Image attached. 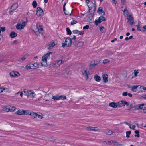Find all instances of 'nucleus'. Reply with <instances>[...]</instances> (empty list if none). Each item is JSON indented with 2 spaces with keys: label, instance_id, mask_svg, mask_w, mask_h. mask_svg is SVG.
<instances>
[{
  "label": "nucleus",
  "instance_id": "obj_20",
  "mask_svg": "<svg viewBox=\"0 0 146 146\" xmlns=\"http://www.w3.org/2000/svg\"><path fill=\"white\" fill-rule=\"evenodd\" d=\"M15 114L19 115H24L23 110L21 109L15 112Z\"/></svg>",
  "mask_w": 146,
  "mask_h": 146
},
{
  "label": "nucleus",
  "instance_id": "obj_10",
  "mask_svg": "<svg viewBox=\"0 0 146 146\" xmlns=\"http://www.w3.org/2000/svg\"><path fill=\"white\" fill-rule=\"evenodd\" d=\"M127 103V102L126 101L123 100L119 101L117 102V104L118 106L119 107H121L125 106Z\"/></svg>",
  "mask_w": 146,
  "mask_h": 146
},
{
  "label": "nucleus",
  "instance_id": "obj_2",
  "mask_svg": "<svg viewBox=\"0 0 146 146\" xmlns=\"http://www.w3.org/2000/svg\"><path fill=\"white\" fill-rule=\"evenodd\" d=\"M34 33L38 35L40 33L42 34L43 28L42 25L39 23H38L36 25V28L33 30Z\"/></svg>",
  "mask_w": 146,
  "mask_h": 146
},
{
  "label": "nucleus",
  "instance_id": "obj_32",
  "mask_svg": "<svg viewBox=\"0 0 146 146\" xmlns=\"http://www.w3.org/2000/svg\"><path fill=\"white\" fill-rule=\"evenodd\" d=\"M52 99L54 100H59V95L53 96L52 97Z\"/></svg>",
  "mask_w": 146,
  "mask_h": 146
},
{
  "label": "nucleus",
  "instance_id": "obj_12",
  "mask_svg": "<svg viewBox=\"0 0 146 146\" xmlns=\"http://www.w3.org/2000/svg\"><path fill=\"white\" fill-rule=\"evenodd\" d=\"M127 18L128 20V21H129L130 25H132L133 24L134 22L133 18L131 15H129L127 16Z\"/></svg>",
  "mask_w": 146,
  "mask_h": 146
},
{
  "label": "nucleus",
  "instance_id": "obj_49",
  "mask_svg": "<svg viewBox=\"0 0 146 146\" xmlns=\"http://www.w3.org/2000/svg\"><path fill=\"white\" fill-rule=\"evenodd\" d=\"M77 23V21L75 20H72L71 22V25H73L74 24H75Z\"/></svg>",
  "mask_w": 146,
  "mask_h": 146
},
{
  "label": "nucleus",
  "instance_id": "obj_44",
  "mask_svg": "<svg viewBox=\"0 0 146 146\" xmlns=\"http://www.w3.org/2000/svg\"><path fill=\"white\" fill-rule=\"evenodd\" d=\"M76 38V36H74L73 38H72V40H74V41L72 42V43L73 44H76V41L75 40V39Z\"/></svg>",
  "mask_w": 146,
  "mask_h": 146
},
{
  "label": "nucleus",
  "instance_id": "obj_15",
  "mask_svg": "<svg viewBox=\"0 0 146 146\" xmlns=\"http://www.w3.org/2000/svg\"><path fill=\"white\" fill-rule=\"evenodd\" d=\"M10 75L11 76L13 77L18 76H19V74L17 72L13 71L10 72Z\"/></svg>",
  "mask_w": 146,
  "mask_h": 146
},
{
  "label": "nucleus",
  "instance_id": "obj_42",
  "mask_svg": "<svg viewBox=\"0 0 146 146\" xmlns=\"http://www.w3.org/2000/svg\"><path fill=\"white\" fill-rule=\"evenodd\" d=\"M131 133V131H127L126 132V137L127 138H129L130 137L129 135Z\"/></svg>",
  "mask_w": 146,
  "mask_h": 146
},
{
  "label": "nucleus",
  "instance_id": "obj_43",
  "mask_svg": "<svg viewBox=\"0 0 146 146\" xmlns=\"http://www.w3.org/2000/svg\"><path fill=\"white\" fill-rule=\"evenodd\" d=\"M16 108L14 106L11 107V108H9V111L13 112V111L16 109Z\"/></svg>",
  "mask_w": 146,
  "mask_h": 146
},
{
  "label": "nucleus",
  "instance_id": "obj_29",
  "mask_svg": "<svg viewBox=\"0 0 146 146\" xmlns=\"http://www.w3.org/2000/svg\"><path fill=\"white\" fill-rule=\"evenodd\" d=\"M24 115H30L31 111L29 110H23Z\"/></svg>",
  "mask_w": 146,
  "mask_h": 146
},
{
  "label": "nucleus",
  "instance_id": "obj_4",
  "mask_svg": "<svg viewBox=\"0 0 146 146\" xmlns=\"http://www.w3.org/2000/svg\"><path fill=\"white\" fill-rule=\"evenodd\" d=\"M27 22L22 21V22H19L16 25V27L18 30H21L23 29L26 25L27 24Z\"/></svg>",
  "mask_w": 146,
  "mask_h": 146
},
{
  "label": "nucleus",
  "instance_id": "obj_57",
  "mask_svg": "<svg viewBox=\"0 0 146 146\" xmlns=\"http://www.w3.org/2000/svg\"><path fill=\"white\" fill-rule=\"evenodd\" d=\"M111 142L114 145H118L117 144L118 143L117 142L115 141H111Z\"/></svg>",
  "mask_w": 146,
  "mask_h": 146
},
{
  "label": "nucleus",
  "instance_id": "obj_60",
  "mask_svg": "<svg viewBox=\"0 0 146 146\" xmlns=\"http://www.w3.org/2000/svg\"><path fill=\"white\" fill-rule=\"evenodd\" d=\"M26 58V56H24L21 58V60H22V61H23Z\"/></svg>",
  "mask_w": 146,
  "mask_h": 146
},
{
  "label": "nucleus",
  "instance_id": "obj_54",
  "mask_svg": "<svg viewBox=\"0 0 146 146\" xmlns=\"http://www.w3.org/2000/svg\"><path fill=\"white\" fill-rule=\"evenodd\" d=\"M89 25H86V26L83 27V29H87L89 28Z\"/></svg>",
  "mask_w": 146,
  "mask_h": 146
},
{
  "label": "nucleus",
  "instance_id": "obj_55",
  "mask_svg": "<svg viewBox=\"0 0 146 146\" xmlns=\"http://www.w3.org/2000/svg\"><path fill=\"white\" fill-rule=\"evenodd\" d=\"M122 95L124 96H125L127 95V92H123L122 94Z\"/></svg>",
  "mask_w": 146,
  "mask_h": 146
},
{
  "label": "nucleus",
  "instance_id": "obj_19",
  "mask_svg": "<svg viewBox=\"0 0 146 146\" xmlns=\"http://www.w3.org/2000/svg\"><path fill=\"white\" fill-rule=\"evenodd\" d=\"M103 80V82L106 83L108 81V76L107 74H104L102 75Z\"/></svg>",
  "mask_w": 146,
  "mask_h": 146
},
{
  "label": "nucleus",
  "instance_id": "obj_61",
  "mask_svg": "<svg viewBox=\"0 0 146 146\" xmlns=\"http://www.w3.org/2000/svg\"><path fill=\"white\" fill-rule=\"evenodd\" d=\"M3 88H0V93L2 92L3 91Z\"/></svg>",
  "mask_w": 146,
  "mask_h": 146
},
{
  "label": "nucleus",
  "instance_id": "obj_3",
  "mask_svg": "<svg viewBox=\"0 0 146 146\" xmlns=\"http://www.w3.org/2000/svg\"><path fill=\"white\" fill-rule=\"evenodd\" d=\"M71 39L70 38L67 37L66 38L65 41H63L62 43V47L63 48L71 46L72 42Z\"/></svg>",
  "mask_w": 146,
  "mask_h": 146
},
{
  "label": "nucleus",
  "instance_id": "obj_31",
  "mask_svg": "<svg viewBox=\"0 0 146 146\" xmlns=\"http://www.w3.org/2000/svg\"><path fill=\"white\" fill-rule=\"evenodd\" d=\"M33 69H35L38 67L39 64L37 62L34 63V64H32Z\"/></svg>",
  "mask_w": 146,
  "mask_h": 146
},
{
  "label": "nucleus",
  "instance_id": "obj_7",
  "mask_svg": "<svg viewBox=\"0 0 146 146\" xmlns=\"http://www.w3.org/2000/svg\"><path fill=\"white\" fill-rule=\"evenodd\" d=\"M36 14L39 16L43 15L44 13L43 10L40 7H38L37 9Z\"/></svg>",
  "mask_w": 146,
  "mask_h": 146
},
{
  "label": "nucleus",
  "instance_id": "obj_11",
  "mask_svg": "<svg viewBox=\"0 0 146 146\" xmlns=\"http://www.w3.org/2000/svg\"><path fill=\"white\" fill-rule=\"evenodd\" d=\"M97 12L100 15H105V13L103 11V8L102 7H99L97 10Z\"/></svg>",
  "mask_w": 146,
  "mask_h": 146
},
{
  "label": "nucleus",
  "instance_id": "obj_21",
  "mask_svg": "<svg viewBox=\"0 0 146 146\" xmlns=\"http://www.w3.org/2000/svg\"><path fill=\"white\" fill-rule=\"evenodd\" d=\"M109 106L114 108H116L117 106V104L115 102H112L110 103Z\"/></svg>",
  "mask_w": 146,
  "mask_h": 146
},
{
  "label": "nucleus",
  "instance_id": "obj_22",
  "mask_svg": "<svg viewBox=\"0 0 146 146\" xmlns=\"http://www.w3.org/2000/svg\"><path fill=\"white\" fill-rule=\"evenodd\" d=\"M74 44L75 46H76V47L77 48H79L80 47H81L83 45V42H78L77 44Z\"/></svg>",
  "mask_w": 146,
  "mask_h": 146
},
{
  "label": "nucleus",
  "instance_id": "obj_16",
  "mask_svg": "<svg viewBox=\"0 0 146 146\" xmlns=\"http://www.w3.org/2000/svg\"><path fill=\"white\" fill-rule=\"evenodd\" d=\"M139 85L138 86H133L131 88V90L135 92H137L139 91Z\"/></svg>",
  "mask_w": 146,
  "mask_h": 146
},
{
  "label": "nucleus",
  "instance_id": "obj_35",
  "mask_svg": "<svg viewBox=\"0 0 146 146\" xmlns=\"http://www.w3.org/2000/svg\"><path fill=\"white\" fill-rule=\"evenodd\" d=\"M66 4V3H65L64 4L63 6V11L64 13L66 15H71V13L70 14H69V13H66V12H65V6Z\"/></svg>",
  "mask_w": 146,
  "mask_h": 146
},
{
  "label": "nucleus",
  "instance_id": "obj_38",
  "mask_svg": "<svg viewBox=\"0 0 146 146\" xmlns=\"http://www.w3.org/2000/svg\"><path fill=\"white\" fill-rule=\"evenodd\" d=\"M135 133L137 134L136 135L135 134L134 135L135 137H139L140 136V135L139 134V131L138 130H135Z\"/></svg>",
  "mask_w": 146,
  "mask_h": 146
},
{
  "label": "nucleus",
  "instance_id": "obj_58",
  "mask_svg": "<svg viewBox=\"0 0 146 146\" xmlns=\"http://www.w3.org/2000/svg\"><path fill=\"white\" fill-rule=\"evenodd\" d=\"M1 30L2 31V32H4V31H5V27H1Z\"/></svg>",
  "mask_w": 146,
  "mask_h": 146
},
{
  "label": "nucleus",
  "instance_id": "obj_17",
  "mask_svg": "<svg viewBox=\"0 0 146 146\" xmlns=\"http://www.w3.org/2000/svg\"><path fill=\"white\" fill-rule=\"evenodd\" d=\"M105 133L108 135H111L112 134L113 135H114L115 134V133L114 132L112 131H111L109 129H106L104 131Z\"/></svg>",
  "mask_w": 146,
  "mask_h": 146
},
{
  "label": "nucleus",
  "instance_id": "obj_63",
  "mask_svg": "<svg viewBox=\"0 0 146 146\" xmlns=\"http://www.w3.org/2000/svg\"><path fill=\"white\" fill-rule=\"evenodd\" d=\"M117 40V39L116 38H115L113 40H111V42L112 43H113L115 41H116Z\"/></svg>",
  "mask_w": 146,
  "mask_h": 146
},
{
  "label": "nucleus",
  "instance_id": "obj_28",
  "mask_svg": "<svg viewBox=\"0 0 146 146\" xmlns=\"http://www.w3.org/2000/svg\"><path fill=\"white\" fill-rule=\"evenodd\" d=\"M95 80L97 82H100L101 80V78L97 74L95 75L94 76Z\"/></svg>",
  "mask_w": 146,
  "mask_h": 146
},
{
  "label": "nucleus",
  "instance_id": "obj_56",
  "mask_svg": "<svg viewBox=\"0 0 146 146\" xmlns=\"http://www.w3.org/2000/svg\"><path fill=\"white\" fill-rule=\"evenodd\" d=\"M84 31H79V32L78 33V34L79 35H82L84 34Z\"/></svg>",
  "mask_w": 146,
  "mask_h": 146
},
{
  "label": "nucleus",
  "instance_id": "obj_14",
  "mask_svg": "<svg viewBox=\"0 0 146 146\" xmlns=\"http://www.w3.org/2000/svg\"><path fill=\"white\" fill-rule=\"evenodd\" d=\"M146 90V87L139 85V91H138V92H142L145 91Z\"/></svg>",
  "mask_w": 146,
  "mask_h": 146
},
{
  "label": "nucleus",
  "instance_id": "obj_39",
  "mask_svg": "<svg viewBox=\"0 0 146 146\" xmlns=\"http://www.w3.org/2000/svg\"><path fill=\"white\" fill-rule=\"evenodd\" d=\"M110 62V60L108 59H104L103 61V63L105 64L107 63H108Z\"/></svg>",
  "mask_w": 146,
  "mask_h": 146
},
{
  "label": "nucleus",
  "instance_id": "obj_34",
  "mask_svg": "<svg viewBox=\"0 0 146 146\" xmlns=\"http://www.w3.org/2000/svg\"><path fill=\"white\" fill-rule=\"evenodd\" d=\"M146 25H144L143 27H141V29L140 30V31H141L142 32H145L146 31Z\"/></svg>",
  "mask_w": 146,
  "mask_h": 146
},
{
  "label": "nucleus",
  "instance_id": "obj_23",
  "mask_svg": "<svg viewBox=\"0 0 146 146\" xmlns=\"http://www.w3.org/2000/svg\"><path fill=\"white\" fill-rule=\"evenodd\" d=\"M94 63V62L92 61L90 62L89 68V70H91L95 67V64Z\"/></svg>",
  "mask_w": 146,
  "mask_h": 146
},
{
  "label": "nucleus",
  "instance_id": "obj_37",
  "mask_svg": "<svg viewBox=\"0 0 146 146\" xmlns=\"http://www.w3.org/2000/svg\"><path fill=\"white\" fill-rule=\"evenodd\" d=\"M59 100L60 99H66V97L65 95L59 96Z\"/></svg>",
  "mask_w": 146,
  "mask_h": 146
},
{
  "label": "nucleus",
  "instance_id": "obj_27",
  "mask_svg": "<svg viewBox=\"0 0 146 146\" xmlns=\"http://www.w3.org/2000/svg\"><path fill=\"white\" fill-rule=\"evenodd\" d=\"M139 108L143 110L144 108H146V104H142L138 105Z\"/></svg>",
  "mask_w": 146,
  "mask_h": 146
},
{
  "label": "nucleus",
  "instance_id": "obj_8",
  "mask_svg": "<svg viewBox=\"0 0 146 146\" xmlns=\"http://www.w3.org/2000/svg\"><path fill=\"white\" fill-rule=\"evenodd\" d=\"M64 61H62L61 60H58L54 61L53 62V66L55 67H58L60 65L64 62Z\"/></svg>",
  "mask_w": 146,
  "mask_h": 146
},
{
  "label": "nucleus",
  "instance_id": "obj_50",
  "mask_svg": "<svg viewBox=\"0 0 146 146\" xmlns=\"http://www.w3.org/2000/svg\"><path fill=\"white\" fill-rule=\"evenodd\" d=\"M139 73L138 70H135L134 71V75L135 76H137V74Z\"/></svg>",
  "mask_w": 146,
  "mask_h": 146
},
{
  "label": "nucleus",
  "instance_id": "obj_5",
  "mask_svg": "<svg viewBox=\"0 0 146 146\" xmlns=\"http://www.w3.org/2000/svg\"><path fill=\"white\" fill-rule=\"evenodd\" d=\"M105 18L104 17L101 16L100 17L98 20H96L95 21V23L96 25H98V24L100 23L102 21H104Z\"/></svg>",
  "mask_w": 146,
  "mask_h": 146
},
{
  "label": "nucleus",
  "instance_id": "obj_18",
  "mask_svg": "<svg viewBox=\"0 0 146 146\" xmlns=\"http://www.w3.org/2000/svg\"><path fill=\"white\" fill-rule=\"evenodd\" d=\"M18 7V5L17 4L15 3L11 7V10L10 11V13L11 12H13L14 10H15Z\"/></svg>",
  "mask_w": 146,
  "mask_h": 146
},
{
  "label": "nucleus",
  "instance_id": "obj_13",
  "mask_svg": "<svg viewBox=\"0 0 146 146\" xmlns=\"http://www.w3.org/2000/svg\"><path fill=\"white\" fill-rule=\"evenodd\" d=\"M55 44L54 42L52 41L51 42L50 44L46 46V47L49 50L52 49L55 46Z\"/></svg>",
  "mask_w": 146,
  "mask_h": 146
},
{
  "label": "nucleus",
  "instance_id": "obj_53",
  "mask_svg": "<svg viewBox=\"0 0 146 146\" xmlns=\"http://www.w3.org/2000/svg\"><path fill=\"white\" fill-rule=\"evenodd\" d=\"M23 92L25 93V95H27V93L28 94V90H27L26 89H25L23 90Z\"/></svg>",
  "mask_w": 146,
  "mask_h": 146
},
{
  "label": "nucleus",
  "instance_id": "obj_62",
  "mask_svg": "<svg viewBox=\"0 0 146 146\" xmlns=\"http://www.w3.org/2000/svg\"><path fill=\"white\" fill-rule=\"evenodd\" d=\"M122 3L124 5L125 2V0H121Z\"/></svg>",
  "mask_w": 146,
  "mask_h": 146
},
{
  "label": "nucleus",
  "instance_id": "obj_9",
  "mask_svg": "<svg viewBox=\"0 0 146 146\" xmlns=\"http://www.w3.org/2000/svg\"><path fill=\"white\" fill-rule=\"evenodd\" d=\"M86 129L92 131H99V129L96 127L89 126L86 127Z\"/></svg>",
  "mask_w": 146,
  "mask_h": 146
},
{
  "label": "nucleus",
  "instance_id": "obj_1",
  "mask_svg": "<svg viewBox=\"0 0 146 146\" xmlns=\"http://www.w3.org/2000/svg\"><path fill=\"white\" fill-rule=\"evenodd\" d=\"M52 54V52H48L42 57L41 61V64L42 66H44L47 65V59L50 58V54Z\"/></svg>",
  "mask_w": 146,
  "mask_h": 146
},
{
  "label": "nucleus",
  "instance_id": "obj_64",
  "mask_svg": "<svg viewBox=\"0 0 146 146\" xmlns=\"http://www.w3.org/2000/svg\"><path fill=\"white\" fill-rule=\"evenodd\" d=\"M111 142V141H107L106 142V143L108 145H110V143Z\"/></svg>",
  "mask_w": 146,
  "mask_h": 146
},
{
  "label": "nucleus",
  "instance_id": "obj_24",
  "mask_svg": "<svg viewBox=\"0 0 146 146\" xmlns=\"http://www.w3.org/2000/svg\"><path fill=\"white\" fill-rule=\"evenodd\" d=\"M17 35L16 33L13 31L11 32L9 35L10 37L12 38L15 37Z\"/></svg>",
  "mask_w": 146,
  "mask_h": 146
},
{
  "label": "nucleus",
  "instance_id": "obj_41",
  "mask_svg": "<svg viewBox=\"0 0 146 146\" xmlns=\"http://www.w3.org/2000/svg\"><path fill=\"white\" fill-rule=\"evenodd\" d=\"M100 30L102 33H104L105 32V29L104 27L102 26L100 27Z\"/></svg>",
  "mask_w": 146,
  "mask_h": 146
},
{
  "label": "nucleus",
  "instance_id": "obj_40",
  "mask_svg": "<svg viewBox=\"0 0 146 146\" xmlns=\"http://www.w3.org/2000/svg\"><path fill=\"white\" fill-rule=\"evenodd\" d=\"M92 61L94 62V63L95 64V65L96 66L100 62V60H94V61Z\"/></svg>",
  "mask_w": 146,
  "mask_h": 146
},
{
  "label": "nucleus",
  "instance_id": "obj_33",
  "mask_svg": "<svg viewBox=\"0 0 146 146\" xmlns=\"http://www.w3.org/2000/svg\"><path fill=\"white\" fill-rule=\"evenodd\" d=\"M125 105H127V107L129 108H132L133 107V104L130 103H128L127 102V104H125Z\"/></svg>",
  "mask_w": 146,
  "mask_h": 146
},
{
  "label": "nucleus",
  "instance_id": "obj_52",
  "mask_svg": "<svg viewBox=\"0 0 146 146\" xmlns=\"http://www.w3.org/2000/svg\"><path fill=\"white\" fill-rule=\"evenodd\" d=\"M9 108H7L6 107H5V108H3V110L5 111H9Z\"/></svg>",
  "mask_w": 146,
  "mask_h": 146
},
{
  "label": "nucleus",
  "instance_id": "obj_6",
  "mask_svg": "<svg viewBox=\"0 0 146 146\" xmlns=\"http://www.w3.org/2000/svg\"><path fill=\"white\" fill-rule=\"evenodd\" d=\"M82 73L85 77L86 80L89 81H90L91 78H90L88 76V72L85 70H82Z\"/></svg>",
  "mask_w": 146,
  "mask_h": 146
},
{
  "label": "nucleus",
  "instance_id": "obj_30",
  "mask_svg": "<svg viewBox=\"0 0 146 146\" xmlns=\"http://www.w3.org/2000/svg\"><path fill=\"white\" fill-rule=\"evenodd\" d=\"M26 68L27 70H30L31 69H33V67L32 65V64L30 63L26 66Z\"/></svg>",
  "mask_w": 146,
  "mask_h": 146
},
{
  "label": "nucleus",
  "instance_id": "obj_45",
  "mask_svg": "<svg viewBox=\"0 0 146 146\" xmlns=\"http://www.w3.org/2000/svg\"><path fill=\"white\" fill-rule=\"evenodd\" d=\"M66 31L68 34L70 35L71 34V31L68 28H66Z\"/></svg>",
  "mask_w": 146,
  "mask_h": 146
},
{
  "label": "nucleus",
  "instance_id": "obj_51",
  "mask_svg": "<svg viewBox=\"0 0 146 146\" xmlns=\"http://www.w3.org/2000/svg\"><path fill=\"white\" fill-rule=\"evenodd\" d=\"M73 32L75 34H78V33L79 32V31L78 30H74L73 31Z\"/></svg>",
  "mask_w": 146,
  "mask_h": 146
},
{
  "label": "nucleus",
  "instance_id": "obj_59",
  "mask_svg": "<svg viewBox=\"0 0 146 146\" xmlns=\"http://www.w3.org/2000/svg\"><path fill=\"white\" fill-rule=\"evenodd\" d=\"M3 91L4 90H6V92H8L9 91V88H3Z\"/></svg>",
  "mask_w": 146,
  "mask_h": 146
},
{
  "label": "nucleus",
  "instance_id": "obj_47",
  "mask_svg": "<svg viewBox=\"0 0 146 146\" xmlns=\"http://www.w3.org/2000/svg\"><path fill=\"white\" fill-rule=\"evenodd\" d=\"M135 125H129V127L131 129H132L133 130H134L135 129Z\"/></svg>",
  "mask_w": 146,
  "mask_h": 146
},
{
  "label": "nucleus",
  "instance_id": "obj_26",
  "mask_svg": "<svg viewBox=\"0 0 146 146\" xmlns=\"http://www.w3.org/2000/svg\"><path fill=\"white\" fill-rule=\"evenodd\" d=\"M30 115L32 116V117L33 118H36L37 117V114L35 112L31 111Z\"/></svg>",
  "mask_w": 146,
  "mask_h": 146
},
{
  "label": "nucleus",
  "instance_id": "obj_46",
  "mask_svg": "<svg viewBox=\"0 0 146 146\" xmlns=\"http://www.w3.org/2000/svg\"><path fill=\"white\" fill-rule=\"evenodd\" d=\"M40 115H39L37 114V117L38 118H40L42 119L43 118V115L41 113H40Z\"/></svg>",
  "mask_w": 146,
  "mask_h": 146
},
{
  "label": "nucleus",
  "instance_id": "obj_25",
  "mask_svg": "<svg viewBox=\"0 0 146 146\" xmlns=\"http://www.w3.org/2000/svg\"><path fill=\"white\" fill-rule=\"evenodd\" d=\"M28 95H31L32 97L33 98L36 95V94L34 91H32L31 90H28Z\"/></svg>",
  "mask_w": 146,
  "mask_h": 146
},
{
  "label": "nucleus",
  "instance_id": "obj_48",
  "mask_svg": "<svg viewBox=\"0 0 146 146\" xmlns=\"http://www.w3.org/2000/svg\"><path fill=\"white\" fill-rule=\"evenodd\" d=\"M123 12L124 13H125V12H126V14L127 15L129 14V12L128 11L127 9V8H126L124 9V10L123 11Z\"/></svg>",
  "mask_w": 146,
  "mask_h": 146
},
{
  "label": "nucleus",
  "instance_id": "obj_36",
  "mask_svg": "<svg viewBox=\"0 0 146 146\" xmlns=\"http://www.w3.org/2000/svg\"><path fill=\"white\" fill-rule=\"evenodd\" d=\"M32 5L34 8H35L37 5V3L34 0V1L32 3Z\"/></svg>",
  "mask_w": 146,
  "mask_h": 146
}]
</instances>
